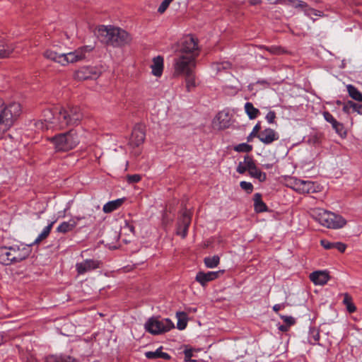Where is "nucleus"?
<instances>
[{
  "label": "nucleus",
  "mask_w": 362,
  "mask_h": 362,
  "mask_svg": "<svg viewBox=\"0 0 362 362\" xmlns=\"http://www.w3.org/2000/svg\"><path fill=\"white\" fill-rule=\"evenodd\" d=\"M162 349L163 347L160 346L154 351H146L145 356L148 359L163 358L165 360H169L170 356L168 353L163 352Z\"/></svg>",
  "instance_id": "5701e85b"
},
{
  "label": "nucleus",
  "mask_w": 362,
  "mask_h": 362,
  "mask_svg": "<svg viewBox=\"0 0 362 362\" xmlns=\"http://www.w3.org/2000/svg\"><path fill=\"white\" fill-rule=\"evenodd\" d=\"M151 68L154 76H160L163 70V58L160 56L154 57Z\"/></svg>",
  "instance_id": "412c9836"
},
{
  "label": "nucleus",
  "mask_w": 362,
  "mask_h": 362,
  "mask_svg": "<svg viewBox=\"0 0 362 362\" xmlns=\"http://www.w3.org/2000/svg\"><path fill=\"white\" fill-rule=\"evenodd\" d=\"M261 129L260 123H257L254 127L252 131V132L250 134V135L247 137V141H250L252 137L257 136L259 134V131Z\"/></svg>",
  "instance_id": "37998d69"
},
{
  "label": "nucleus",
  "mask_w": 362,
  "mask_h": 362,
  "mask_svg": "<svg viewBox=\"0 0 362 362\" xmlns=\"http://www.w3.org/2000/svg\"><path fill=\"white\" fill-rule=\"evenodd\" d=\"M279 329L281 332H286L288 329V327L286 325H282L279 327Z\"/></svg>",
  "instance_id": "052dcab7"
},
{
  "label": "nucleus",
  "mask_w": 362,
  "mask_h": 362,
  "mask_svg": "<svg viewBox=\"0 0 362 362\" xmlns=\"http://www.w3.org/2000/svg\"><path fill=\"white\" fill-rule=\"evenodd\" d=\"M83 118V114L79 107L67 106L54 114V118L52 122L56 126V129H62L69 126L78 125Z\"/></svg>",
  "instance_id": "f03ea898"
},
{
  "label": "nucleus",
  "mask_w": 362,
  "mask_h": 362,
  "mask_svg": "<svg viewBox=\"0 0 362 362\" xmlns=\"http://www.w3.org/2000/svg\"><path fill=\"white\" fill-rule=\"evenodd\" d=\"M100 71L97 67L84 66L75 73V78L78 81L95 79L100 76Z\"/></svg>",
  "instance_id": "9b49d317"
},
{
  "label": "nucleus",
  "mask_w": 362,
  "mask_h": 362,
  "mask_svg": "<svg viewBox=\"0 0 362 362\" xmlns=\"http://www.w3.org/2000/svg\"><path fill=\"white\" fill-rule=\"evenodd\" d=\"M321 245L326 250L336 249L341 252H344L346 250V245L341 242H329L327 240H321Z\"/></svg>",
  "instance_id": "4be33fe9"
},
{
  "label": "nucleus",
  "mask_w": 362,
  "mask_h": 362,
  "mask_svg": "<svg viewBox=\"0 0 362 362\" xmlns=\"http://www.w3.org/2000/svg\"><path fill=\"white\" fill-rule=\"evenodd\" d=\"M184 354H185V361H191V362L195 361V360L192 359V357L193 356L192 350L185 349L184 351Z\"/></svg>",
  "instance_id": "3c124183"
},
{
  "label": "nucleus",
  "mask_w": 362,
  "mask_h": 362,
  "mask_svg": "<svg viewBox=\"0 0 362 362\" xmlns=\"http://www.w3.org/2000/svg\"><path fill=\"white\" fill-rule=\"evenodd\" d=\"M29 362H36V361H29Z\"/></svg>",
  "instance_id": "338daca9"
},
{
  "label": "nucleus",
  "mask_w": 362,
  "mask_h": 362,
  "mask_svg": "<svg viewBox=\"0 0 362 362\" xmlns=\"http://www.w3.org/2000/svg\"><path fill=\"white\" fill-rule=\"evenodd\" d=\"M85 218H86V216H76L72 217L70 219L71 221L75 222V227H76L81 220H83Z\"/></svg>",
  "instance_id": "13d9d810"
},
{
  "label": "nucleus",
  "mask_w": 362,
  "mask_h": 362,
  "mask_svg": "<svg viewBox=\"0 0 362 362\" xmlns=\"http://www.w3.org/2000/svg\"><path fill=\"white\" fill-rule=\"evenodd\" d=\"M93 49L90 46H83L78 47L73 52L64 53L63 57V66H66L69 64L76 63L83 60L88 53Z\"/></svg>",
  "instance_id": "1a4fd4ad"
},
{
  "label": "nucleus",
  "mask_w": 362,
  "mask_h": 362,
  "mask_svg": "<svg viewBox=\"0 0 362 362\" xmlns=\"http://www.w3.org/2000/svg\"><path fill=\"white\" fill-rule=\"evenodd\" d=\"M352 112H356L362 115V105L352 101Z\"/></svg>",
  "instance_id": "09e8293b"
},
{
  "label": "nucleus",
  "mask_w": 362,
  "mask_h": 362,
  "mask_svg": "<svg viewBox=\"0 0 362 362\" xmlns=\"http://www.w3.org/2000/svg\"><path fill=\"white\" fill-rule=\"evenodd\" d=\"M352 101L351 100H348L347 102L344 103L343 104V111L346 113V114H350L351 112H352Z\"/></svg>",
  "instance_id": "de8ad7c7"
},
{
  "label": "nucleus",
  "mask_w": 362,
  "mask_h": 362,
  "mask_svg": "<svg viewBox=\"0 0 362 362\" xmlns=\"http://www.w3.org/2000/svg\"><path fill=\"white\" fill-rule=\"evenodd\" d=\"M291 187L300 193H312L315 192L314 182L295 178L291 181Z\"/></svg>",
  "instance_id": "f8f14e48"
},
{
  "label": "nucleus",
  "mask_w": 362,
  "mask_h": 362,
  "mask_svg": "<svg viewBox=\"0 0 362 362\" xmlns=\"http://www.w3.org/2000/svg\"><path fill=\"white\" fill-rule=\"evenodd\" d=\"M240 187L246 191L247 193H251L253 190V185L252 183L246 182V181H242L240 183Z\"/></svg>",
  "instance_id": "a19ab883"
},
{
  "label": "nucleus",
  "mask_w": 362,
  "mask_h": 362,
  "mask_svg": "<svg viewBox=\"0 0 362 362\" xmlns=\"http://www.w3.org/2000/svg\"><path fill=\"white\" fill-rule=\"evenodd\" d=\"M276 118V113L274 111H269L266 115V119L269 124H272Z\"/></svg>",
  "instance_id": "5fc2aeb1"
},
{
  "label": "nucleus",
  "mask_w": 362,
  "mask_h": 362,
  "mask_svg": "<svg viewBox=\"0 0 362 362\" xmlns=\"http://www.w3.org/2000/svg\"><path fill=\"white\" fill-rule=\"evenodd\" d=\"M221 273L218 272H208L206 273L199 272L197 274L196 281H198L202 286H204L208 282L217 279Z\"/></svg>",
  "instance_id": "a211bd4d"
},
{
  "label": "nucleus",
  "mask_w": 362,
  "mask_h": 362,
  "mask_svg": "<svg viewBox=\"0 0 362 362\" xmlns=\"http://www.w3.org/2000/svg\"><path fill=\"white\" fill-rule=\"evenodd\" d=\"M176 317L177 319V328L183 330L187 325V315L185 312H177Z\"/></svg>",
  "instance_id": "c756f323"
},
{
  "label": "nucleus",
  "mask_w": 362,
  "mask_h": 362,
  "mask_svg": "<svg viewBox=\"0 0 362 362\" xmlns=\"http://www.w3.org/2000/svg\"><path fill=\"white\" fill-rule=\"evenodd\" d=\"M299 3H300V4H298V6H301V5H302V4H301L302 2H301V1H299Z\"/></svg>",
  "instance_id": "0e129e2a"
},
{
  "label": "nucleus",
  "mask_w": 362,
  "mask_h": 362,
  "mask_svg": "<svg viewBox=\"0 0 362 362\" xmlns=\"http://www.w3.org/2000/svg\"><path fill=\"white\" fill-rule=\"evenodd\" d=\"M266 168H269V165H266Z\"/></svg>",
  "instance_id": "69168bd1"
},
{
  "label": "nucleus",
  "mask_w": 362,
  "mask_h": 362,
  "mask_svg": "<svg viewBox=\"0 0 362 362\" xmlns=\"http://www.w3.org/2000/svg\"><path fill=\"white\" fill-rule=\"evenodd\" d=\"M102 42L115 47L124 46L129 44L132 37L124 30L113 26H99L95 32Z\"/></svg>",
  "instance_id": "f257e3e1"
},
{
  "label": "nucleus",
  "mask_w": 362,
  "mask_h": 362,
  "mask_svg": "<svg viewBox=\"0 0 362 362\" xmlns=\"http://www.w3.org/2000/svg\"><path fill=\"white\" fill-rule=\"evenodd\" d=\"M43 119L38 120L35 122V125L37 129L45 130L51 128L56 129V126L51 122H53L54 114L49 110H45L43 112Z\"/></svg>",
  "instance_id": "2eb2a0df"
},
{
  "label": "nucleus",
  "mask_w": 362,
  "mask_h": 362,
  "mask_svg": "<svg viewBox=\"0 0 362 362\" xmlns=\"http://www.w3.org/2000/svg\"><path fill=\"white\" fill-rule=\"evenodd\" d=\"M177 54L197 58L199 54L197 39L190 35L186 36Z\"/></svg>",
  "instance_id": "9d476101"
},
{
  "label": "nucleus",
  "mask_w": 362,
  "mask_h": 362,
  "mask_svg": "<svg viewBox=\"0 0 362 362\" xmlns=\"http://www.w3.org/2000/svg\"><path fill=\"white\" fill-rule=\"evenodd\" d=\"M310 279L315 285H324L329 281V276L325 271H315L310 274Z\"/></svg>",
  "instance_id": "aec40b11"
},
{
  "label": "nucleus",
  "mask_w": 362,
  "mask_h": 362,
  "mask_svg": "<svg viewBox=\"0 0 362 362\" xmlns=\"http://www.w3.org/2000/svg\"><path fill=\"white\" fill-rule=\"evenodd\" d=\"M285 308L284 304H276L273 306V310L276 313Z\"/></svg>",
  "instance_id": "bf43d9fd"
},
{
  "label": "nucleus",
  "mask_w": 362,
  "mask_h": 362,
  "mask_svg": "<svg viewBox=\"0 0 362 362\" xmlns=\"http://www.w3.org/2000/svg\"><path fill=\"white\" fill-rule=\"evenodd\" d=\"M196 66V58L177 54L174 60L173 68L175 75H186L192 73Z\"/></svg>",
  "instance_id": "6e6552de"
},
{
  "label": "nucleus",
  "mask_w": 362,
  "mask_h": 362,
  "mask_svg": "<svg viewBox=\"0 0 362 362\" xmlns=\"http://www.w3.org/2000/svg\"><path fill=\"white\" fill-rule=\"evenodd\" d=\"M99 267V262L94 259H86L76 264L78 274H83Z\"/></svg>",
  "instance_id": "f3484780"
},
{
  "label": "nucleus",
  "mask_w": 362,
  "mask_h": 362,
  "mask_svg": "<svg viewBox=\"0 0 362 362\" xmlns=\"http://www.w3.org/2000/svg\"><path fill=\"white\" fill-rule=\"evenodd\" d=\"M124 202V199H117L106 203L103 208L105 213H110L117 209Z\"/></svg>",
  "instance_id": "393cba45"
},
{
  "label": "nucleus",
  "mask_w": 362,
  "mask_h": 362,
  "mask_svg": "<svg viewBox=\"0 0 362 362\" xmlns=\"http://www.w3.org/2000/svg\"><path fill=\"white\" fill-rule=\"evenodd\" d=\"M343 303L346 305L347 310L350 313H352L356 311V308L354 305V303L351 302V296L349 295H348L347 293L344 294Z\"/></svg>",
  "instance_id": "f704fd0d"
},
{
  "label": "nucleus",
  "mask_w": 362,
  "mask_h": 362,
  "mask_svg": "<svg viewBox=\"0 0 362 362\" xmlns=\"http://www.w3.org/2000/svg\"><path fill=\"white\" fill-rule=\"evenodd\" d=\"M134 226L132 223L124 221V225L121 227L120 234L130 235H134Z\"/></svg>",
  "instance_id": "473e14b6"
},
{
  "label": "nucleus",
  "mask_w": 362,
  "mask_h": 362,
  "mask_svg": "<svg viewBox=\"0 0 362 362\" xmlns=\"http://www.w3.org/2000/svg\"><path fill=\"white\" fill-rule=\"evenodd\" d=\"M280 317L283 320L286 325H287L288 327H291V325H293L296 323V320L291 316L280 315Z\"/></svg>",
  "instance_id": "ea45409f"
},
{
  "label": "nucleus",
  "mask_w": 362,
  "mask_h": 362,
  "mask_svg": "<svg viewBox=\"0 0 362 362\" xmlns=\"http://www.w3.org/2000/svg\"><path fill=\"white\" fill-rule=\"evenodd\" d=\"M246 170H247V167H245L243 162H240L237 167V172L239 173L240 174H243L245 173Z\"/></svg>",
  "instance_id": "6e6d98bb"
},
{
  "label": "nucleus",
  "mask_w": 362,
  "mask_h": 362,
  "mask_svg": "<svg viewBox=\"0 0 362 362\" xmlns=\"http://www.w3.org/2000/svg\"><path fill=\"white\" fill-rule=\"evenodd\" d=\"M312 216L319 223L328 228H341L346 223V221L341 216L322 209L313 210Z\"/></svg>",
  "instance_id": "39448f33"
},
{
  "label": "nucleus",
  "mask_w": 362,
  "mask_h": 362,
  "mask_svg": "<svg viewBox=\"0 0 362 362\" xmlns=\"http://www.w3.org/2000/svg\"><path fill=\"white\" fill-rule=\"evenodd\" d=\"M254 207L256 212L261 213L267 211V205L262 199V195L256 193L254 195Z\"/></svg>",
  "instance_id": "a878e982"
},
{
  "label": "nucleus",
  "mask_w": 362,
  "mask_h": 362,
  "mask_svg": "<svg viewBox=\"0 0 362 362\" xmlns=\"http://www.w3.org/2000/svg\"><path fill=\"white\" fill-rule=\"evenodd\" d=\"M144 327L149 333L157 335L170 331L175 325L168 318L151 317L146 322Z\"/></svg>",
  "instance_id": "0eeeda50"
},
{
  "label": "nucleus",
  "mask_w": 362,
  "mask_h": 362,
  "mask_svg": "<svg viewBox=\"0 0 362 362\" xmlns=\"http://www.w3.org/2000/svg\"><path fill=\"white\" fill-rule=\"evenodd\" d=\"M30 246L15 245L10 247H0V263L11 265L26 259L30 253Z\"/></svg>",
  "instance_id": "20e7f679"
},
{
  "label": "nucleus",
  "mask_w": 362,
  "mask_h": 362,
  "mask_svg": "<svg viewBox=\"0 0 362 362\" xmlns=\"http://www.w3.org/2000/svg\"><path fill=\"white\" fill-rule=\"evenodd\" d=\"M230 66V64L229 62H223V63H221V64H216V69L218 71H220L221 69H228Z\"/></svg>",
  "instance_id": "4d7b16f0"
},
{
  "label": "nucleus",
  "mask_w": 362,
  "mask_h": 362,
  "mask_svg": "<svg viewBox=\"0 0 362 362\" xmlns=\"http://www.w3.org/2000/svg\"><path fill=\"white\" fill-rule=\"evenodd\" d=\"M332 128L335 130L336 133L338 134L341 137H345L346 136V131L343 124L337 122L332 125Z\"/></svg>",
  "instance_id": "c9c22d12"
},
{
  "label": "nucleus",
  "mask_w": 362,
  "mask_h": 362,
  "mask_svg": "<svg viewBox=\"0 0 362 362\" xmlns=\"http://www.w3.org/2000/svg\"><path fill=\"white\" fill-rule=\"evenodd\" d=\"M75 222L69 219L68 221H63L57 228V232L60 233H67L75 228Z\"/></svg>",
  "instance_id": "bb28decb"
},
{
  "label": "nucleus",
  "mask_w": 362,
  "mask_h": 362,
  "mask_svg": "<svg viewBox=\"0 0 362 362\" xmlns=\"http://www.w3.org/2000/svg\"><path fill=\"white\" fill-rule=\"evenodd\" d=\"M349 95L354 100L361 102L362 101V94L361 92H349Z\"/></svg>",
  "instance_id": "603ef678"
},
{
  "label": "nucleus",
  "mask_w": 362,
  "mask_h": 362,
  "mask_svg": "<svg viewBox=\"0 0 362 362\" xmlns=\"http://www.w3.org/2000/svg\"><path fill=\"white\" fill-rule=\"evenodd\" d=\"M11 137L10 136H8V138H7V137L1 138L0 139V145H4V141H6L7 140H11Z\"/></svg>",
  "instance_id": "680f3d73"
},
{
  "label": "nucleus",
  "mask_w": 362,
  "mask_h": 362,
  "mask_svg": "<svg viewBox=\"0 0 362 362\" xmlns=\"http://www.w3.org/2000/svg\"><path fill=\"white\" fill-rule=\"evenodd\" d=\"M323 116H324L325 119L327 122L330 123L332 124V126L337 122L336 120V119L332 116V115L331 113H329V112H325L323 113Z\"/></svg>",
  "instance_id": "c03bdc74"
},
{
  "label": "nucleus",
  "mask_w": 362,
  "mask_h": 362,
  "mask_svg": "<svg viewBox=\"0 0 362 362\" xmlns=\"http://www.w3.org/2000/svg\"><path fill=\"white\" fill-rule=\"evenodd\" d=\"M348 90H349V91H351V90H356V89H355L352 86H348Z\"/></svg>",
  "instance_id": "e2e57ef3"
},
{
  "label": "nucleus",
  "mask_w": 362,
  "mask_h": 362,
  "mask_svg": "<svg viewBox=\"0 0 362 362\" xmlns=\"http://www.w3.org/2000/svg\"><path fill=\"white\" fill-rule=\"evenodd\" d=\"M258 139L265 144H269L279 139L278 134L274 130L267 128L262 131L257 136Z\"/></svg>",
  "instance_id": "6ab92c4d"
},
{
  "label": "nucleus",
  "mask_w": 362,
  "mask_h": 362,
  "mask_svg": "<svg viewBox=\"0 0 362 362\" xmlns=\"http://www.w3.org/2000/svg\"><path fill=\"white\" fill-rule=\"evenodd\" d=\"M145 137L146 133L144 126L142 124H137L133 129L130 143L135 146H139L140 144H143L145 140Z\"/></svg>",
  "instance_id": "dca6fc26"
},
{
  "label": "nucleus",
  "mask_w": 362,
  "mask_h": 362,
  "mask_svg": "<svg viewBox=\"0 0 362 362\" xmlns=\"http://www.w3.org/2000/svg\"><path fill=\"white\" fill-rule=\"evenodd\" d=\"M234 150L237 152L247 153L252 150V146L246 143L240 144L234 147Z\"/></svg>",
  "instance_id": "e433bc0d"
},
{
  "label": "nucleus",
  "mask_w": 362,
  "mask_h": 362,
  "mask_svg": "<svg viewBox=\"0 0 362 362\" xmlns=\"http://www.w3.org/2000/svg\"><path fill=\"white\" fill-rule=\"evenodd\" d=\"M59 355H49L45 358V362H60Z\"/></svg>",
  "instance_id": "864d4df0"
},
{
  "label": "nucleus",
  "mask_w": 362,
  "mask_h": 362,
  "mask_svg": "<svg viewBox=\"0 0 362 362\" xmlns=\"http://www.w3.org/2000/svg\"><path fill=\"white\" fill-rule=\"evenodd\" d=\"M140 180H141V176L137 174L130 175L127 176V181L129 183H136V182H139Z\"/></svg>",
  "instance_id": "8fccbe9b"
},
{
  "label": "nucleus",
  "mask_w": 362,
  "mask_h": 362,
  "mask_svg": "<svg viewBox=\"0 0 362 362\" xmlns=\"http://www.w3.org/2000/svg\"><path fill=\"white\" fill-rule=\"evenodd\" d=\"M12 49L4 44L0 43V59L8 57Z\"/></svg>",
  "instance_id": "58836bf2"
},
{
  "label": "nucleus",
  "mask_w": 362,
  "mask_h": 362,
  "mask_svg": "<svg viewBox=\"0 0 362 362\" xmlns=\"http://www.w3.org/2000/svg\"><path fill=\"white\" fill-rule=\"evenodd\" d=\"M297 1H298L297 0H276L274 3L290 5V6L297 7L298 6V5H296Z\"/></svg>",
  "instance_id": "a18cd8bd"
},
{
  "label": "nucleus",
  "mask_w": 362,
  "mask_h": 362,
  "mask_svg": "<svg viewBox=\"0 0 362 362\" xmlns=\"http://www.w3.org/2000/svg\"><path fill=\"white\" fill-rule=\"evenodd\" d=\"M173 1V0H163L158 8V12L163 13Z\"/></svg>",
  "instance_id": "79ce46f5"
},
{
  "label": "nucleus",
  "mask_w": 362,
  "mask_h": 362,
  "mask_svg": "<svg viewBox=\"0 0 362 362\" xmlns=\"http://www.w3.org/2000/svg\"><path fill=\"white\" fill-rule=\"evenodd\" d=\"M192 214L189 211L185 210L180 219L177 228V234L185 238L187 235L188 228L191 223Z\"/></svg>",
  "instance_id": "4468645a"
},
{
  "label": "nucleus",
  "mask_w": 362,
  "mask_h": 362,
  "mask_svg": "<svg viewBox=\"0 0 362 362\" xmlns=\"http://www.w3.org/2000/svg\"><path fill=\"white\" fill-rule=\"evenodd\" d=\"M230 125V116L228 111L219 112L213 119V126L218 129H224Z\"/></svg>",
  "instance_id": "ddd939ff"
},
{
  "label": "nucleus",
  "mask_w": 362,
  "mask_h": 362,
  "mask_svg": "<svg viewBox=\"0 0 362 362\" xmlns=\"http://www.w3.org/2000/svg\"><path fill=\"white\" fill-rule=\"evenodd\" d=\"M243 163L247 167L248 172L256 166L253 158L249 156H245Z\"/></svg>",
  "instance_id": "4c0bfd02"
},
{
  "label": "nucleus",
  "mask_w": 362,
  "mask_h": 362,
  "mask_svg": "<svg viewBox=\"0 0 362 362\" xmlns=\"http://www.w3.org/2000/svg\"><path fill=\"white\" fill-rule=\"evenodd\" d=\"M245 110L250 119H255L259 113V110L255 108L251 103H245Z\"/></svg>",
  "instance_id": "7c9ffc66"
},
{
  "label": "nucleus",
  "mask_w": 362,
  "mask_h": 362,
  "mask_svg": "<svg viewBox=\"0 0 362 362\" xmlns=\"http://www.w3.org/2000/svg\"><path fill=\"white\" fill-rule=\"evenodd\" d=\"M249 174L251 177L257 179L260 182H264L267 179V175L265 173L262 172L259 169L255 166L249 171Z\"/></svg>",
  "instance_id": "2f4dec72"
},
{
  "label": "nucleus",
  "mask_w": 362,
  "mask_h": 362,
  "mask_svg": "<svg viewBox=\"0 0 362 362\" xmlns=\"http://www.w3.org/2000/svg\"><path fill=\"white\" fill-rule=\"evenodd\" d=\"M0 135L7 132L18 120L22 110L20 103H4L0 100Z\"/></svg>",
  "instance_id": "7ed1b4c3"
},
{
  "label": "nucleus",
  "mask_w": 362,
  "mask_h": 362,
  "mask_svg": "<svg viewBox=\"0 0 362 362\" xmlns=\"http://www.w3.org/2000/svg\"><path fill=\"white\" fill-rule=\"evenodd\" d=\"M51 141L57 151H67L74 148L79 144L80 136L76 130L71 129L52 137Z\"/></svg>",
  "instance_id": "423d86ee"
},
{
  "label": "nucleus",
  "mask_w": 362,
  "mask_h": 362,
  "mask_svg": "<svg viewBox=\"0 0 362 362\" xmlns=\"http://www.w3.org/2000/svg\"><path fill=\"white\" fill-rule=\"evenodd\" d=\"M44 57L63 66L64 54H58L52 50H47L44 53Z\"/></svg>",
  "instance_id": "c85d7f7f"
},
{
  "label": "nucleus",
  "mask_w": 362,
  "mask_h": 362,
  "mask_svg": "<svg viewBox=\"0 0 362 362\" xmlns=\"http://www.w3.org/2000/svg\"><path fill=\"white\" fill-rule=\"evenodd\" d=\"M59 358L60 362H78L75 358L65 354L59 355Z\"/></svg>",
  "instance_id": "49530a36"
},
{
  "label": "nucleus",
  "mask_w": 362,
  "mask_h": 362,
  "mask_svg": "<svg viewBox=\"0 0 362 362\" xmlns=\"http://www.w3.org/2000/svg\"><path fill=\"white\" fill-rule=\"evenodd\" d=\"M185 76V86L188 90L195 89L199 88V83L192 73L186 74Z\"/></svg>",
  "instance_id": "cd10ccee"
},
{
  "label": "nucleus",
  "mask_w": 362,
  "mask_h": 362,
  "mask_svg": "<svg viewBox=\"0 0 362 362\" xmlns=\"http://www.w3.org/2000/svg\"><path fill=\"white\" fill-rule=\"evenodd\" d=\"M220 262V258L218 255L213 257H207L204 258V264L208 268L216 267Z\"/></svg>",
  "instance_id": "72a5a7b5"
},
{
  "label": "nucleus",
  "mask_w": 362,
  "mask_h": 362,
  "mask_svg": "<svg viewBox=\"0 0 362 362\" xmlns=\"http://www.w3.org/2000/svg\"><path fill=\"white\" fill-rule=\"evenodd\" d=\"M54 223V221H52L48 226L45 227L44 229L42 230V231L38 235L37 238L35 240V241L33 243H31L30 245H29L28 246H30V247L32 245L39 244L42 240L46 239L49 236Z\"/></svg>",
  "instance_id": "b1692460"
}]
</instances>
